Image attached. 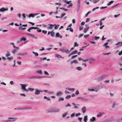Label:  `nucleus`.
Instances as JSON below:
<instances>
[{
	"instance_id": "f257e3e1",
	"label": "nucleus",
	"mask_w": 122,
	"mask_h": 122,
	"mask_svg": "<svg viewBox=\"0 0 122 122\" xmlns=\"http://www.w3.org/2000/svg\"><path fill=\"white\" fill-rule=\"evenodd\" d=\"M108 76L107 75H104L102 76L101 77H99L97 79V80L99 81H101V80L103 79L104 78H106Z\"/></svg>"
},
{
	"instance_id": "f03ea898",
	"label": "nucleus",
	"mask_w": 122,
	"mask_h": 122,
	"mask_svg": "<svg viewBox=\"0 0 122 122\" xmlns=\"http://www.w3.org/2000/svg\"><path fill=\"white\" fill-rule=\"evenodd\" d=\"M9 120L7 121H3V122H11L15 121L16 120L17 118H16L10 117L8 118Z\"/></svg>"
},
{
	"instance_id": "7ed1b4c3",
	"label": "nucleus",
	"mask_w": 122,
	"mask_h": 122,
	"mask_svg": "<svg viewBox=\"0 0 122 122\" xmlns=\"http://www.w3.org/2000/svg\"><path fill=\"white\" fill-rule=\"evenodd\" d=\"M55 25H56V24H48L49 26L47 27V28L48 30H51L52 29L53 27Z\"/></svg>"
},
{
	"instance_id": "20e7f679",
	"label": "nucleus",
	"mask_w": 122,
	"mask_h": 122,
	"mask_svg": "<svg viewBox=\"0 0 122 122\" xmlns=\"http://www.w3.org/2000/svg\"><path fill=\"white\" fill-rule=\"evenodd\" d=\"M24 91H25L26 92H27L28 91H33L34 89L31 88H29L27 90L25 88H24L22 89Z\"/></svg>"
},
{
	"instance_id": "39448f33",
	"label": "nucleus",
	"mask_w": 122,
	"mask_h": 122,
	"mask_svg": "<svg viewBox=\"0 0 122 122\" xmlns=\"http://www.w3.org/2000/svg\"><path fill=\"white\" fill-rule=\"evenodd\" d=\"M51 34V36L52 37H53L54 36L55 33L53 31H49L48 32V35H49L50 34Z\"/></svg>"
},
{
	"instance_id": "423d86ee",
	"label": "nucleus",
	"mask_w": 122,
	"mask_h": 122,
	"mask_svg": "<svg viewBox=\"0 0 122 122\" xmlns=\"http://www.w3.org/2000/svg\"><path fill=\"white\" fill-rule=\"evenodd\" d=\"M38 27H30L29 28V29L27 31L28 32H30L31 30L33 29H38Z\"/></svg>"
},
{
	"instance_id": "0eeeda50",
	"label": "nucleus",
	"mask_w": 122,
	"mask_h": 122,
	"mask_svg": "<svg viewBox=\"0 0 122 122\" xmlns=\"http://www.w3.org/2000/svg\"><path fill=\"white\" fill-rule=\"evenodd\" d=\"M59 111V109L58 108L54 109L52 110L51 112H58Z\"/></svg>"
},
{
	"instance_id": "6e6552de",
	"label": "nucleus",
	"mask_w": 122,
	"mask_h": 122,
	"mask_svg": "<svg viewBox=\"0 0 122 122\" xmlns=\"http://www.w3.org/2000/svg\"><path fill=\"white\" fill-rule=\"evenodd\" d=\"M20 85L21 86V89H23L25 88V87L27 86V84H20Z\"/></svg>"
},
{
	"instance_id": "1a4fd4ad",
	"label": "nucleus",
	"mask_w": 122,
	"mask_h": 122,
	"mask_svg": "<svg viewBox=\"0 0 122 122\" xmlns=\"http://www.w3.org/2000/svg\"><path fill=\"white\" fill-rule=\"evenodd\" d=\"M62 94V92L60 91L56 93V95L57 96H60Z\"/></svg>"
},
{
	"instance_id": "9d476101",
	"label": "nucleus",
	"mask_w": 122,
	"mask_h": 122,
	"mask_svg": "<svg viewBox=\"0 0 122 122\" xmlns=\"http://www.w3.org/2000/svg\"><path fill=\"white\" fill-rule=\"evenodd\" d=\"M81 99L82 100H84V101H87V100H88L87 99L84 98L83 97H77V99Z\"/></svg>"
},
{
	"instance_id": "9b49d317",
	"label": "nucleus",
	"mask_w": 122,
	"mask_h": 122,
	"mask_svg": "<svg viewBox=\"0 0 122 122\" xmlns=\"http://www.w3.org/2000/svg\"><path fill=\"white\" fill-rule=\"evenodd\" d=\"M10 44L11 45H13V47H14L15 48H16L17 50H18L20 49V48L19 47H16L15 46L14 43H10Z\"/></svg>"
},
{
	"instance_id": "f8f14e48",
	"label": "nucleus",
	"mask_w": 122,
	"mask_h": 122,
	"mask_svg": "<svg viewBox=\"0 0 122 122\" xmlns=\"http://www.w3.org/2000/svg\"><path fill=\"white\" fill-rule=\"evenodd\" d=\"M89 28V27H87L85 28L84 30V32L85 33H86L88 30Z\"/></svg>"
},
{
	"instance_id": "ddd939ff",
	"label": "nucleus",
	"mask_w": 122,
	"mask_h": 122,
	"mask_svg": "<svg viewBox=\"0 0 122 122\" xmlns=\"http://www.w3.org/2000/svg\"><path fill=\"white\" fill-rule=\"evenodd\" d=\"M83 113H84L86 111V107H83L81 109Z\"/></svg>"
},
{
	"instance_id": "4468645a",
	"label": "nucleus",
	"mask_w": 122,
	"mask_h": 122,
	"mask_svg": "<svg viewBox=\"0 0 122 122\" xmlns=\"http://www.w3.org/2000/svg\"><path fill=\"white\" fill-rule=\"evenodd\" d=\"M8 9H6L4 8H1L0 9V11L3 12L5 10H8Z\"/></svg>"
},
{
	"instance_id": "2eb2a0df",
	"label": "nucleus",
	"mask_w": 122,
	"mask_h": 122,
	"mask_svg": "<svg viewBox=\"0 0 122 122\" xmlns=\"http://www.w3.org/2000/svg\"><path fill=\"white\" fill-rule=\"evenodd\" d=\"M40 91L38 90H37L35 92V94L36 95H38L40 93Z\"/></svg>"
},
{
	"instance_id": "dca6fc26",
	"label": "nucleus",
	"mask_w": 122,
	"mask_h": 122,
	"mask_svg": "<svg viewBox=\"0 0 122 122\" xmlns=\"http://www.w3.org/2000/svg\"><path fill=\"white\" fill-rule=\"evenodd\" d=\"M26 38L24 36L21 37L20 38V40L21 41H25L26 40Z\"/></svg>"
},
{
	"instance_id": "f3484780",
	"label": "nucleus",
	"mask_w": 122,
	"mask_h": 122,
	"mask_svg": "<svg viewBox=\"0 0 122 122\" xmlns=\"http://www.w3.org/2000/svg\"><path fill=\"white\" fill-rule=\"evenodd\" d=\"M56 37H60L61 38L62 37V36H61V35L60 34H59V33H57L56 34Z\"/></svg>"
},
{
	"instance_id": "a211bd4d",
	"label": "nucleus",
	"mask_w": 122,
	"mask_h": 122,
	"mask_svg": "<svg viewBox=\"0 0 122 122\" xmlns=\"http://www.w3.org/2000/svg\"><path fill=\"white\" fill-rule=\"evenodd\" d=\"M103 114H104V113H102L101 112H100L99 113L98 115H97V117H100Z\"/></svg>"
},
{
	"instance_id": "6ab92c4d",
	"label": "nucleus",
	"mask_w": 122,
	"mask_h": 122,
	"mask_svg": "<svg viewBox=\"0 0 122 122\" xmlns=\"http://www.w3.org/2000/svg\"><path fill=\"white\" fill-rule=\"evenodd\" d=\"M27 54L26 53H19L17 54V55H27Z\"/></svg>"
},
{
	"instance_id": "aec40b11",
	"label": "nucleus",
	"mask_w": 122,
	"mask_h": 122,
	"mask_svg": "<svg viewBox=\"0 0 122 122\" xmlns=\"http://www.w3.org/2000/svg\"><path fill=\"white\" fill-rule=\"evenodd\" d=\"M87 115L85 116L84 119V120L85 122H87Z\"/></svg>"
},
{
	"instance_id": "412c9836",
	"label": "nucleus",
	"mask_w": 122,
	"mask_h": 122,
	"mask_svg": "<svg viewBox=\"0 0 122 122\" xmlns=\"http://www.w3.org/2000/svg\"><path fill=\"white\" fill-rule=\"evenodd\" d=\"M78 63L77 60H74L72 61L71 62V64H72L73 63Z\"/></svg>"
},
{
	"instance_id": "4be33fe9",
	"label": "nucleus",
	"mask_w": 122,
	"mask_h": 122,
	"mask_svg": "<svg viewBox=\"0 0 122 122\" xmlns=\"http://www.w3.org/2000/svg\"><path fill=\"white\" fill-rule=\"evenodd\" d=\"M95 120H96L95 117H93L90 119V121L91 122H92V121H95Z\"/></svg>"
},
{
	"instance_id": "5701e85b",
	"label": "nucleus",
	"mask_w": 122,
	"mask_h": 122,
	"mask_svg": "<svg viewBox=\"0 0 122 122\" xmlns=\"http://www.w3.org/2000/svg\"><path fill=\"white\" fill-rule=\"evenodd\" d=\"M100 0H92V2L94 4H96L100 1Z\"/></svg>"
},
{
	"instance_id": "b1692460",
	"label": "nucleus",
	"mask_w": 122,
	"mask_h": 122,
	"mask_svg": "<svg viewBox=\"0 0 122 122\" xmlns=\"http://www.w3.org/2000/svg\"><path fill=\"white\" fill-rule=\"evenodd\" d=\"M66 89L68 90H69L70 91H71L73 92L74 90V88H66Z\"/></svg>"
},
{
	"instance_id": "393cba45",
	"label": "nucleus",
	"mask_w": 122,
	"mask_h": 122,
	"mask_svg": "<svg viewBox=\"0 0 122 122\" xmlns=\"http://www.w3.org/2000/svg\"><path fill=\"white\" fill-rule=\"evenodd\" d=\"M30 36L33 38H36V39L37 38V37H36L34 35L32 34H31Z\"/></svg>"
},
{
	"instance_id": "a878e982",
	"label": "nucleus",
	"mask_w": 122,
	"mask_h": 122,
	"mask_svg": "<svg viewBox=\"0 0 122 122\" xmlns=\"http://www.w3.org/2000/svg\"><path fill=\"white\" fill-rule=\"evenodd\" d=\"M35 16V15L33 14H30L28 16V17H34Z\"/></svg>"
},
{
	"instance_id": "bb28decb",
	"label": "nucleus",
	"mask_w": 122,
	"mask_h": 122,
	"mask_svg": "<svg viewBox=\"0 0 122 122\" xmlns=\"http://www.w3.org/2000/svg\"><path fill=\"white\" fill-rule=\"evenodd\" d=\"M114 2L113 1H111L110 2H109L107 4L108 5H111L112 3H113Z\"/></svg>"
},
{
	"instance_id": "cd10ccee",
	"label": "nucleus",
	"mask_w": 122,
	"mask_h": 122,
	"mask_svg": "<svg viewBox=\"0 0 122 122\" xmlns=\"http://www.w3.org/2000/svg\"><path fill=\"white\" fill-rule=\"evenodd\" d=\"M42 77L41 76H33L31 78H42Z\"/></svg>"
},
{
	"instance_id": "c85d7f7f",
	"label": "nucleus",
	"mask_w": 122,
	"mask_h": 122,
	"mask_svg": "<svg viewBox=\"0 0 122 122\" xmlns=\"http://www.w3.org/2000/svg\"><path fill=\"white\" fill-rule=\"evenodd\" d=\"M25 28H23L22 27L20 26L19 28V30H24L25 29Z\"/></svg>"
},
{
	"instance_id": "c756f323",
	"label": "nucleus",
	"mask_w": 122,
	"mask_h": 122,
	"mask_svg": "<svg viewBox=\"0 0 122 122\" xmlns=\"http://www.w3.org/2000/svg\"><path fill=\"white\" fill-rule=\"evenodd\" d=\"M64 51L65 52L67 53H70V51L67 49L64 50Z\"/></svg>"
},
{
	"instance_id": "7c9ffc66",
	"label": "nucleus",
	"mask_w": 122,
	"mask_h": 122,
	"mask_svg": "<svg viewBox=\"0 0 122 122\" xmlns=\"http://www.w3.org/2000/svg\"><path fill=\"white\" fill-rule=\"evenodd\" d=\"M76 69L79 71H81L82 70V68L81 67H77Z\"/></svg>"
},
{
	"instance_id": "2f4dec72",
	"label": "nucleus",
	"mask_w": 122,
	"mask_h": 122,
	"mask_svg": "<svg viewBox=\"0 0 122 122\" xmlns=\"http://www.w3.org/2000/svg\"><path fill=\"white\" fill-rule=\"evenodd\" d=\"M13 57L12 56H11L10 57H8L7 59L9 60H11L13 59Z\"/></svg>"
},
{
	"instance_id": "473e14b6",
	"label": "nucleus",
	"mask_w": 122,
	"mask_h": 122,
	"mask_svg": "<svg viewBox=\"0 0 122 122\" xmlns=\"http://www.w3.org/2000/svg\"><path fill=\"white\" fill-rule=\"evenodd\" d=\"M33 53L35 54V56H38V54L37 52H35L34 51H33Z\"/></svg>"
},
{
	"instance_id": "72a5a7b5",
	"label": "nucleus",
	"mask_w": 122,
	"mask_h": 122,
	"mask_svg": "<svg viewBox=\"0 0 122 122\" xmlns=\"http://www.w3.org/2000/svg\"><path fill=\"white\" fill-rule=\"evenodd\" d=\"M72 104L74 105V108H77L78 107H77L76 105V104H75L74 103H72Z\"/></svg>"
},
{
	"instance_id": "f704fd0d",
	"label": "nucleus",
	"mask_w": 122,
	"mask_h": 122,
	"mask_svg": "<svg viewBox=\"0 0 122 122\" xmlns=\"http://www.w3.org/2000/svg\"><path fill=\"white\" fill-rule=\"evenodd\" d=\"M78 53V51L76 50L74 51L73 52H72V54L73 55V54H76V53Z\"/></svg>"
},
{
	"instance_id": "c9c22d12",
	"label": "nucleus",
	"mask_w": 122,
	"mask_h": 122,
	"mask_svg": "<svg viewBox=\"0 0 122 122\" xmlns=\"http://www.w3.org/2000/svg\"><path fill=\"white\" fill-rule=\"evenodd\" d=\"M99 8V7H97L96 8H94L92 9V11H93L95 10H96L97 9H98Z\"/></svg>"
},
{
	"instance_id": "e433bc0d",
	"label": "nucleus",
	"mask_w": 122,
	"mask_h": 122,
	"mask_svg": "<svg viewBox=\"0 0 122 122\" xmlns=\"http://www.w3.org/2000/svg\"><path fill=\"white\" fill-rule=\"evenodd\" d=\"M44 98L47 99V100L50 101V98L49 97H47L46 96H45L44 97Z\"/></svg>"
},
{
	"instance_id": "4c0bfd02",
	"label": "nucleus",
	"mask_w": 122,
	"mask_h": 122,
	"mask_svg": "<svg viewBox=\"0 0 122 122\" xmlns=\"http://www.w3.org/2000/svg\"><path fill=\"white\" fill-rule=\"evenodd\" d=\"M66 14L65 13H62L61 15V16H60V18H62L63 16H64Z\"/></svg>"
},
{
	"instance_id": "58836bf2",
	"label": "nucleus",
	"mask_w": 122,
	"mask_h": 122,
	"mask_svg": "<svg viewBox=\"0 0 122 122\" xmlns=\"http://www.w3.org/2000/svg\"><path fill=\"white\" fill-rule=\"evenodd\" d=\"M71 97V96L70 95H68L66 97V98L67 99H69Z\"/></svg>"
},
{
	"instance_id": "ea45409f",
	"label": "nucleus",
	"mask_w": 122,
	"mask_h": 122,
	"mask_svg": "<svg viewBox=\"0 0 122 122\" xmlns=\"http://www.w3.org/2000/svg\"><path fill=\"white\" fill-rule=\"evenodd\" d=\"M64 100V99L63 98L60 97L59 98L58 100V101H59V102L61 100L63 101Z\"/></svg>"
},
{
	"instance_id": "a19ab883",
	"label": "nucleus",
	"mask_w": 122,
	"mask_h": 122,
	"mask_svg": "<svg viewBox=\"0 0 122 122\" xmlns=\"http://www.w3.org/2000/svg\"><path fill=\"white\" fill-rule=\"evenodd\" d=\"M89 36V34L86 35L84 36V37L85 38H87Z\"/></svg>"
},
{
	"instance_id": "79ce46f5",
	"label": "nucleus",
	"mask_w": 122,
	"mask_h": 122,
	"mask_svg": "<svg viewBox=\"0 0 122 122\" xmlns=\"http://www.w3.org/2000/svg\"><path fill=\"white\" fill-rule=\"evenodd\" d=\"M17 49H14L12 51V53L13 54H15V52L16 51Z\"/></svg>"
},
{
	"instance_id": "37998d69",
	"label": "nucleus",
	"mask_w": 122,
	"mask_h": 122,
	"mask_svg": "<svg viewBox=\"0 0 122 122\" xmlns=\"http://www.w3.org/2000/svg\"><path fill=\"white\" fill-rule=\"evenodd\" d=\"M37 73H39L40 74H42V71L41 70H39V71H37Z\"/></svg>"
},
{
	"instance_id": "c03bdc74",
	"label": "nucleus",
	"mask_w": 122,
	"mask_h": 122,
	"mask_svg": "<svg viewBox=\"0 0 122 122\" xmlns=\"http://www.w3.org/2000/svg\"><path fill=\"white\" fill-rule=\"evenodd\" d=\"M10 55V53L9 52H7V53L6 54V56L7 57L9 56Z\"/></svg>"
},
{
	"instance_id": "a18cd8bd",
	"label": "nucleus",
	"mask_w": 122,
	"mask_h": 122,
	"mask_svg": "<svg viewBox=\"0 0 122 122\" xmlns=\"http://www.w3.org/2000/svg\"><path fill=\"white\" fill-rule=\"evenodd\" d=\"M71 1H67L66 0H65L64 2L66 3L67 4H69L70 2H71Z\"/></svg>"
},
{
	"instance_id": "49530a36",
	"label": "nucleus",
	"mask_w": 122,
	"mask_h": 122,
	"mask_svg": "<svg viewBox=\"0 0 122 122\" xmlns=\"http://www.w3.org/2000/svg\"><path fill=\"white\" fill-rule=\"evenodd\" d=\"M42 32L44 33V34H46L47 33V31L46 30H43L42 31Z\"/></svg>"
},
{
	"instance_id": "de8ad7c7",
	"label": "nucleus",
	"mask_w": 122,
	"mask_h": 122,
	"mask_svg": "<svg viewBox=\"0 0 122 122\" xmlns=\"http://www.w3.org/2000/svg\"><path fill=\"white\" fill-rule=\"evenodd\" d=\"M79 45L77 44L76 42H75V45L74 46V47H75L76 46H77Z\"/></svg>"
},
{
	"instance_id": "09e8293b",
	"label": "nucleus",
	"mask_w": 122,
	"mask_h": 122,
	"mask_svg": "<svg viewBox=\"0 0 122 122\" xmlns=\"http://www.w3.org/2000/svg\"><path fill=\"white\" fill-rule=\"evenodd\" d=\"M30 109L31 108L30 107L27 108H26L25 107H24V108H21L20 109H21V110H23V109Z\"/></svg>"
},
{
	"instance_id": "8fccbe9b",
	"label": "nucleus",
	"mask_w": 122,
	"mask_h": 122,
	"mask_svg": "<svg viewBox=\"0 0 122 122\" xmlns=\"http://www.w3.org/2000/svg\"><path fill=\"white\" fill-rule=\"evenodd\" d=\"M83 28V26H80L79 27V30H81Z\"/></svg>"
},
{
	"instance_id": "3c124183",
	"label": "nucleus",
	"mask_w": 122,
	"mask_h": 122,
	"mask_svg": "<svg viewBox=\"0 0 122 122\" xmlns=\"http://www.w3.org/2000/svg\"><path fill=\"white\" fill-rule=\"evenodd\" d=\"M90 20V18H87L86 19V22H89Z\"/></svg>"
},
{
	"instance_id": "603ef678",
	"label": "nucleus",
	"mask_w": 122,
	"mask_h": 122,
	"mask_svg": "<svg viewBox=\"0 0 122 122\" xmlns=\"http://www.w3.org/2000/svg\"><path fill=\"white\" fill-rule=\"evenodd\" d=\"M72 4L71 3L70 4L68 5L67 6V7L69 8L70 7L72 6Z\"/></svg>"
},
{
	"instance_id": "864d4df0",
	"label": "nucleus",
	"mask_w": 122,
	"mask_h": 122,
	"mask_svg": "<svg viewBox=\"0 0 122 122\" xmlns=\"http://www.w3.org/2000/svg\"><path fill=\"white\" fill-rule=\"evenodd\" d=\"M117 105V103H114L113 104V105L112 106V107H115V106Z\"/></svg>"
},
{
	"instance_id": "5fc2aeb1",
	"label": "nucleus",
	"mask_w": 122,
	"mask_h": 122,
	"mask_svg": "<svg viewBox=\"0 0 122 122\" xmlns=\"http://www.w3.org/2000/svg\"><path fill=\"white\" fill-rule=\"evenodd\" d=\"M85 22L84 21H83L81 22V25H85Z\"/></svg>"
},
{
	"instance_id": "6e6d98bb",
	"label": "nucleus",
	"mask_w": 122,
	"mask_h": 122,
	"mask_svg": "<svg viewBox=\"0 0 122 122\" xmlns=\"http://www.w3.org/2000/svg\"><path fill=\"white\" fill-rule=\"evenodd\" d=\"M95 40H97V39H99L100 37H97V36H95Z\"/></svg>"
},
{
	"instance_id": "4d7b16f0",
	"label": "nucleus",
	"mask_w": 122,
	"mask_h": 122,
	"mask_svg": "<svg viewBox=\"0 0 122 122\" xmlns=\"http://www.w3.org/2000/svg\"><path fill=\"white\" fill-rule=\"evenodd\" d=\"M79 94V91L78 90H77L75 94L76 95H77Z\"/></svg>"
},
{
	"instance_id": "13d9d810",
	"label": "nucleus",
	"mask_w": 122,
	"mask_h": 122,
	"mask_svg": "<svg viewBox=\"0 0 122 122\" xmlns=\"http://www.w3.org/2000/svg\"><path fill=\"white\" fill-rule=\"evenodd\" d=\"M71 105H70L69 103H68L67 105H66V107H70L71 106Z\"/></svg>"
},
{
	"instance_id": "bf43d9fd",
	"label": "nucleus",
	"mask_w": 122,
	"mask_h": 122,
	"mask_svg": "<svg viewBox=\"0 0 122 122\" xmlns=\"http://www.w3.org/2000/svg\"><path fill=\"white\" fill-rule=\"evenodd\" d=\"M75 113H73L71 116V117H72L74 116L75 115Z\"/></svg>"
},
{
	"instance_id": "052dcab7",
	"label": "nucleus",
	"mask_w": 122,
	"mask_h": 122,
	"mask_svg": "<svg viewBox=\"0 0 122 122\" xmlns=\"http://www.w3.org/2000/svg\"><path fill=\"white\" fill-rule=\"evenodd\" d=\"M77 56V55H75H75H74V56H73L71 57V59H73L75 57H76Z\"/></svg>"
},
{
	"instance_id": "680f3d73",
	"label": "nucleus",
	"mask_w": 122,
	"mask_h": 122,
	"mask_svg": "<svg viewBox=\"0 0 122 122\" xmlns=\"http://www.w3.org/2000/svg\"><path fill=\"white\" fill-rule=\"evenodd\" d=\"M38 29L37 30V31L38 32H41V29H38Z\"/></svg>"
},
{
	"instance_id": "e2e57ef3",
	"label": "nucleus",
	"mask_w": 122,
	"mask_h": 122,
	"mask_svg": "<svg viewBox=\"0 0 122 122\" xmlns=\"http://www.w3.org/2000/svg\"><path fill=\"white\" fill-rule=\"evenodd\" d=\"M44 73L46 74L47 75H49V74L46 71H45L44 72Z\"/></svg>"
},
{
	"instance_id": "0e129e2a",
	"label": "nucleus",
	"mask_w": 122,
	"mask_h": 122,
	"mask_svg": "<svg viewBox=\"0 0 122 122\" xmlns=\"http://www.w3.org/2000/svg\"><path fill=\"white\" fill-rule=\"evenodd\" d=\"M81 115V113H77V114H76V116H79L80 115Z\"/></svg>"
},
{
	"instance_id": "69168bd1",
	"label": "nucleus",
	"mask_w": 122,
	"mask_h": 122,
	"mask_svg": "<svg viewBox=\"0 0 122 122\" xmlns=\"http://www.w3.org/2000/svg\"><path fill=\"white\" fill-rule=\"evenodd\" d=\"M91 12V11L89 12H88L85 15V16L86 17L88 15V14L90 13Z\"/></svg>"
},
{
	"instance_id": "338daca9",
	"label": "nucleus",
	"mask_w": 122,
	"mask_h": 122,
	"mask_svg": "<svg viewBox=\"0 0 122 122\" xmlns=\"http://www.w3.org/2000/svg\"><path fill=\"white\" fill-rule=\"evenodd\" d=\"M67 114V113H65L64 114H63L62 115L63 117H65L66 116Z\"/></svg>"
},
{
	"instance_id": "774afa93",
	"label": "nucleus",
	"mask_w": 122,
	"mask_h": 122,
	"mask_svg": "<svg viewBox=\"0 0 122 122\" xmlns=\"http://www.w3.org/2000/svg\"><path fill=\"white\" fill-rule=\"evenodd\" d=\"M84 34H81L79 35V38H80L81 36H82Z\"/></svg>"
}]
</instances>
